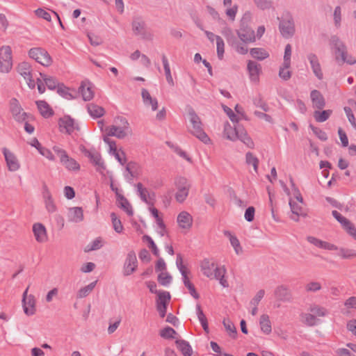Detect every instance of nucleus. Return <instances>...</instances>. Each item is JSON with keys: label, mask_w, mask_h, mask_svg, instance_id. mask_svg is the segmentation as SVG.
<instances>
[{"label": "nucleus", "mask_w": 356, "mask_h": 356, "mask_svg": "<svg viewBox=\"0 0 356 356\" xmlns=\"http://www.w3.org/2000/svg\"><path fill=\"white\" fill-rule=\"evenodd\" d=\"M118 122L120 123V125H111L106 128L108 131L107 137L115 136L119 139H123L131 133L129 124L125 118L118 117L115 119V122L118 123Z\"/></svg>", "instance_id": "nucleus-2"}, {"label": "nucleus", "mask_w": 356, "mask_h": 356, "mask_svg": "<svg viewBox=\"0 0 356 356\" xmlns=\"http://www.w3.org/2000/svg\"><path fill=\"white\" fill-rule=\"evenodd\" d=\"M29 56L43 66L48 67L52 63V58L48 51L42 47H33L29 51Z\"/></svg>", "instance_id": "nucleus-3"}, {"label": "nucleus", "mask_w": 356, "mask_h": 356, "mask_svg": "<svg viewBox=\"0 0 356 356\" xmlns=\"http://www.w3.org/2000/svg\"><path fill=\"white\" fill-rule=\"evenodd\" d=\"M188 115L189 120L192 125L190 132L204 144H209L211 140L202 127V124L200 117L193 109L188 112Z\"/></svg>", "instance_id": "nucleus-1"}, {"label": "nucleus", "mask_w": 356, "mask_h": 356, "mask_svg": "<svg viewBox=\"0 0 356 356\" xmlns=\"http://www.w3.org/2000/svg\"><path fill=\"white\" fill-rule=\"evenodd\" d=\"M118 207L127 213L129 216L134 215V210L129 200L122 194L117 193Z\"/></svg>", "instance_id": "nucleus-18"}, {"label": "nucleus", "mask_w": 356, "mask_h": 356, "mask_svg": "<svg viewBox=\"0 0 356 356\" xmlns=\"http://www.w3.org/2000/svg\"><path fill=\"white\" fill-rule=\"evenodd\" d=\"M33 232L38 243H44L47 240V230L44 225L36 222L33 225Z\"/></svg>", "instance_id": "nucleus-17"}, {"label": "nucleus", "mask_w": 356, "mask_h": 356, "mask_svg": "<svg viewBox=\"0 0 356 356\" xmlns=\"http://www.w3.org/2000/svg\"><path fill=\"white\" fill-rule=\"evenodd\" d=\"M338 255L344 259H350L356 257V250L353 249L340 248L338 249Z\"/></svg>", "instance_id": "nucleus-46"}, {"label": "nucleus", "mask_w": 356, "mask_h": 356, "mask_svg": "<svg viewBox=\"0 0 356 356\" xmlns=\"http://www.w3.org/2000/svg\"><path fill=\"white\" fill-rule=\"evenodd\" d=\"M111 218L114 230L117 233H121L123 231V226L121 220L118 218L116 214L114 212L111 213Z\"/></svg>", "instance_id": "nucleus-52"}, {"label": "nucleus", "mask_w": 356, "mask_h": 356, "mask_svg": "<svg viewBox=\"0 0 356 356\" xmlns=\"http://www.w3.org/2000/svg\"><path fill=\"white\" fill-rule=\"evenodd\" d=\"M41 78L43 79L44 84L47 86L48 89L49 90H55L58 89V85L60 84L57 79L53 76H47L46 74L40 73Z\"/></svg>", "instance_id": "nucleus-38"}, {"label": "nucleus", "mask_w": 356, "mask_h": 356, "mask_svg": "<svg viewBox=\"0 0 356 356\" xmlns=\"http://www.w3.org/2000/svg\"><path fill=\"white\" fill-rule=\"evenodd\" d=\"M175 185L177 188L175 199L178 202L182 203L188 195L191 184L185 177H179L176 179Z\"/></svg>", "instance_id": "nucleus-4"}, {"label": "nucleus", "mask_w": 356, "mask_h": 356, "mask_svg": "<svg viewBox=\"0 0 356 356\" xmlns=\"http://www.w3.org/2000/svg\"><path fill=\"white\" fill-rule=\"evenodd\" d=\"M224 134L225 137L232 141L237 140L236 125L234 128L227 122L224 127Z\"/></svg>", "instance_id": "nucleus-39"}, {"label": "nucleus", "mask_w": 356, "mask_h": 356, "mask_svg": "<svg viewBox=\"0 0 356 356\" xmlns=\"http://www.w3.org/2000/svg\"><path fill=\"white\" fill-rule=\"evenodd\" d=\"M97 281H94L88 285L80 289L77 293L76 297L78 298H83L88 296L95 287Z\"/></svg>", "instance_id": "nucleus-45"}, {"label": "nucleus", "mask_w": 356, "mask_h": 356, "mask_svg": "<svg viewBox=\"0 0 356 356\" xmlns=\"http://www.w3.org/2000/svg\"><path fill=\"white\" fill-rule=\"evenodd\" d=\"M223 234L225 236L229 237L230 243L234 249L236 254H241L243 252L242 247L236 236L232 235L229 231L225 230Z\"/></svg>", "instance_id": "nucleus-30"}, {"label": "nucleus", "mask_w": 356, "mask_h": 356, "mask_svg": "<svg viewBox=\"0 0 356 356\" xmlns=\"http://www.w3.org/2000/svg\"><path fill=\"white\" fill-rule=\"evenodd\" d=\"M307 59L309 61L314 74L319 80H321L323 74L317 56L315 54L310 53L307 55Z\"/></svg>", "instance_id": "nucleus-16"}, {"label": "nucleus", "mask_w": 356, "mask_h": 356, "mask_svg": "<svg viewBox=\"0 0 356 356\" xmlns=\"http://www.w3.org/2000/svg\"><path fill=\"white\" fill-rule=\"evenodd\" d=\"M141 95L143 102L146 106L151 105L153 111H156L158 108V102L156 99L152 98L147 90L145 88L142 89Z\"/></svg>", "instance_id": "nucleus-28"}, {"label": "nucleus", "mask_w": 356, "mask_h": 356, "mask_svg": "<svg viewBox=\"0 0 356 356\" xmlns=\"http://www.w3.org/2000/svg\"><path fill=\"white\" fill-rule=\"evenodd\" d=\"M291 46L287 44L284 49V67H291Z\"/></svg>", "instance_id": "nucleus-59"}, {"label": "nucleus", "mask_w": 356, "mask_h": 356, "mask_svg": "<svg viewBox=\"0 0 356 356\" xmlns=\"http://www.w3.org/2000/svg\"><path fill=\"white\" fill-rule=\"evenodd\" d=\"M301 316L303 318V323L308 326H314L316 323L315 315L312 314H302Z\"/></svg>", "instance_id": "nucleus-63"}, {"label": "nucleus", "mask_w": 356, "mask_h": 356, "mask_svg": "<svg viewBox=\"0 0 356 356\" xmlns=\"http://www.w3.org/2000/svg\"><path fill=\"white\" fill-rule=\"evenodd\" d=\"M159 334L161 337L165 339H175V335L177 334V332L173 328L167 326L160 330Z\"/></svg>", "instance_id": "nucleus-48"}, {"label": "nucleus", "mask_w": 356, "mask_h": 356, "mask_svg": "<svg viewBox=\"0 0 356 356\" xmlns=\"http://www.w3.org/2000/svg\"><path fill=\"white\" fill-rule=\"evenodd\" d=\"M177 221L181 228L188 229L192 226L193 218L188 212L181 211L178 215Z\"/></svg>", "instance_id": "nucleus-19"}, {"label": "nucleus", "mask_w": 356, "mask_h": 356, "mask_svg": "<svg viewBox=\"0 0 356 356\" xmlns=\"http://www.w3.org/2000/svg\"><path fill=\"white\" fill-rule=\"evenodd\" d=\"M138 261L136 253L134 250L128 252L123 267V274L124 276L131 275L136 270Z\"/></svg>", "instance_id": "nucleus-9"}, {"label": "nucleus", "mask_w": 356, "mask_h": 356, "mask_svg": "<svg viewBox=\"0 0 356 356\" xmlns=\"http://www.w3.org/2000/svg\"><path fill=\"white\" fill-rule=\"evenodd\" d=\"M79 92H81L83 99L86 102L90 101L94 97V92L92 90L91 87L90 86L86 87V86L83 85V83L79 87Z\"/></svg>", "instance_id": "nucleus-43"}, {"label": "nucleus", "mask_w": 356, "mask_h": 356, "mask_svg": "<svg viewBox=\"0 0 356 356\" xmlns=\"http://www.w3.org/2000/svg\"><path fill=\"white\" fill-rule=\"evenodd\" d=\"M250 54L252 58L259 60H263L269 57L268 52L264 48H252L250 50Z\"/></svg>", "instance_id": "nucleus-35"}, {"label": "nucleus", "mask_w": 356, "mask_h": 356, "mask_svg": "<svg viewBox=\"0 0 356 356\" xmlns=\"http://www.w3.org/2000/svg\"><path fill=\"white\" fill-rule=\"evenodd\" d=\"M17 72L22 75L24 79H27L32 76L31 65L28 62H22L17 65Z\"/></svg>", "instance_id": "nucleus-31"}, {"label": "nucleus", "mask_w": 356, "mask_h": 356, "mask_svg": "<svg viewBox=\"0 0 356 356\" xmlns=\"http://www.w3.org/2000/svg\"><path fill=\"white\" fill-rule=\"evenodd\" d=\"M253 104L255 106L261 108L265 112H268L270 109L268 104L263 100V97L260 94L253 99Z\"/></svg>", "instance_id": "nucleus-55"}, {"label": "nucleus", "mask_w": 356, "mask_h": 356, "mask_svg": "<svg viewBox=\"0 0 356 356\" xmlns=\"http://www.w3.org/2000/svg\"><path fill=\"white\" fill-rule=\"evenodd\" d=\"M309 128L312 130L313 133L322 141L327 140V134L321 129L314 127L313 124H309Z\"/></svg>", "instance_id": "nucleus-60"}, {"label": "nucleus", "mask_w": 356, "mask_h": 356, "mask_svg": "<svg viewBox=\"0 0 356 356\" xmlns=\"http://www.w3.org/2000/svg\"><path fill=\"white\" fill-rule=\"evenodd\" d=\"M43 197L44 198L45 205L47 211L51 213L56 211V207L54 202L51 193L46 186H44Z\"/></svg>", "instance_id": "nucleus-29"}, {"label": "nucleus", "mask_w": 356, "mask_h": 356, "mask_svg": "<svg viewBox=\"0 0 356 356\" xmlns=\"http://www.w3.org/2000/svg\"><path fill=\"white\" fill-rule=\"evenodd\" d=\"M222 323L226 331L229 332V336L235 339L237 335V331L233 322L229 318H224Z\"/></svg>", "instance_id": "nucleus-44"}, {"label": "nucleus", "mask_w": 356, "mask_h": 356, "mask_svg": "<svg viewBox=\"0 0 356 356\" xmlns=\"http://www.w3.org/2000/svg\"><path fill=\"white\" fill-rule=\"evenodd\" d=\"M330 43L334 50H340L341 47H343V46L346 45L336 35H333L330 37Z\"/></svg>", "instance_id": "nucleus-58"}, {"label": "nucleus", "mask_w": 356, "mask_h": 356, "mask_svg": "<svg viewBox=\"0 0 356 356\" xmlns=\"http://www.w3.org/2000/svg\"><path fill=\"white\" fill-rule=\"evenodd\" d=\"M274 295L276 299L281 302H291L293 300L291 291L287 286L284 284L279 285L275 288Z\"/></svg>", "instance_id": "nucleus-11"}, {"label": "nucleus", "mask_w": 356, "mask_h": 356, "mask_svg": "<svg viewBox=\"0 0 356 356\" xmlns=\"http://www.w3.org/2000/svg\"><path fill=\"white\" fill-rule=\"evenodd\" d=\"M23 304V309L24 313L28 316L33 315L35 312V300L33 295H30L28 296L26 300V302Z\"/></svg>", "instance_id": "nucleus-27"}, {"label": "nucleus", "mask_w": 356, "mask_h": 356, "mask_svg": "<svg viewBox=\"0 0 356 356\" xmlns=\"http://www.w3.org/2000/svg\"><path fill=\"white\" fill-rule=\"evenodd\" d=\"M103 140L104 143L108 144L109 146V153L113 154L115 156V158L118 160V161L121 165H123L126 163L127 160L126 158H124V159H122L120 154L118 152L115 141L110 139L107 136H104ZM122 154L124 156V157H125V154L124 152H122Z\"/></svg>", "instance_id": "nucleus-15"}, {"label": "nucleus", "mask_w": 356, "mask_h": 356, "mask_svg": "<svg viewBox=\"0 0 356 356\" xmlns=\"http://www.w3.org/2000/svg\"><path fill=\"white\" fill-rule=\"evenodd\" d=\"M143 240L144 241H146L148 243V247L149 249H151L153 254L154 256H156V257H159V256H160L159 250L156 245L154 242L153 239L148 235H144L143 236Z\"/></svg>", "instance_id": "nucleus-49"}, {"label": "nucleus", "mask_w": 356, "mask_h": 356, "mask_svg": "<svg viewBox=\"0 0 356 356\" xmlns=\"http://www.w3.org/2000/svg\"><path fill=\"white\" fill-rule=\"evenodd\" d=\"M259 325L261 330L264 333L268 334L271 332V323L268 314H262L260 316Z\"/></svg>", "instance_id": "nucleus-36"}, {"label": "nucleus", "mask_w": 356, "mask_h": 356, "mask_svg": "<svg viewBox=\"0 0 356 356\" xmlns=\"http://www.w3.org/2000/svg\"><path fill=\"white\" fill-rule=\"evenodd\" d=\"M215 267V263L211 262L209 259H204L201 263V270L209 278H213V272Z\"/></svg>", "instance_id": "nucleus-25"}, {"label": "nucleus", "mask_w": 356, "mask_h": 356, "mask_svg": "<svg viewBox=\"0 0 356 356\" xmlns=\"http://www.w3.org/2000/svg\"><path fill=\"white\" fill-rule=\"evenodd\" d=\"M158 282L162 286H168L172 282V276L168 273H161L158 275Z\"/></svg>", "instance_id": "nucleus-53"}, {"label": "nucleus", "mask_w": 356, "mask_h": 356, "mask_svg": "<svg viewBox=\"0 0 356 356\" xmlns=\"http://www.w3.org/2000/svg\"><path fill=\"white\" fill-rule=\"evenodd\" d=\"M102 247V240L100 237H98L86 247L85 252H88L93 250H97L100 249Z\"/></svg>", "instance_id": "nucleus-54"}, {"label": "nucleus", "mask_w": 356, "mask_h": 356, "mask_svg": "<svg viewBox=\"0 0 356 356\" xmlns=\"http://www.w3.org/2000/svg\"><path fill=\"white\" fill-rule=\"evenodd\" d=\"M236 33L241 41L245 44L255 41L254 31L249 25L240 26V29L236 30Z\"/></svg>", "instance_id": "nucleus-10"}, {"label": "nucleus", "mask_w": 356, "mask_h": 356, "mask_svg": "<svg viewBox=\"0 0 356 356\" xmlns=\"http://www.w3.org/2000/svg\"><path fill=\"white\" fill-rule=\"evenodd\" d=\"M245 160L246 163L248 165L252 164L254 167V170L255 172H257L258 165H259V159L253 155V154L250 152H248L245 154Z\"/></svg>", "instance_id": "nucleus-57"}, {"label": "nucleus", "mask_w": 356, "mask_h": 356, "mask_svg": "<svg viewBox=\"0 0 356 356\" xmlns=\"http://www.w3.org/2000/svg\"><path fill=\"white\" fill-rule=\"evenodd\" d=\"M87 108L89 114L95 118H100L105 113V111L103 107L93 103L88 104Z\"/></svg>", "instance_id": "nucleus-33"}, {"label": "nucleus", "mask_w": 356, "mask_h": 356, "mask_svg": "<svg viewBox=\"0 0 356 356\" xmlns=\"http://www.w3.org/2000/svg\"><path fill=\"white\" fill-rule=\"evenodd\" d=\"M62 163L70 170H76L80 168L79 164L74 159L69 156Z\"/></svg>", "instance_id": "nucleus-56"}, {"label": "nucleus", "mask_w": 356, "mask_h": 356, "mask_svg": "<svg viewBox=\"0 0 356 356\" xmlns=\"http://www.w3.org/2000/svg\"><path fill=\"white\" fill-rule=\"evenodd\" d=\"M12 50L9 46L0 48V71L8 73L12 68Z\"/></svg>", "instance_id": "nucleus-5"}, {"label": "nucleus", "mask_w": 356, "mask_h": 356, "mask_svg": "<svg viewBox=\"0 0 356 356\" xmlns=\"http://www.w3.org/2000/svg\"><path fill=\"white\" fill-rule=\"evenodd\" d=\"M247 69L252 81H256L259 79V74L261 72V65L254 61L249 60L247 65Z\"/></svg>", "instance_id": "nucleus-22"}, {"label": "nucleus", "mask_w": 356, "mask_h": 356, "mask_svg": "<svg viewBox=\"0 0 356 356\" xmlns=\"http://www.w3.org/2000/svg\"><path fill=\"white\" fill-rule=\"evenodd\" d=\"M309 310L311 312L314 313L315 316H325L328 314V312L325 308L318 305H314V307H312Z\"/></svg>", "instance_id": "nucleus-64"}, {"label": "nucleus", "mask_w": 356, "mask_h": 356, "mask_svg": "<svg viewBox=\"0 0 356 356\" xmlns=\"http://www.w3.org/2000/svg\"><path fill=\"white\" fill-rule=\"evenodd\" d=\"M9 110L12 115L15 113H19V112L23 111V108L17 98L13 97L10 99Z\"/></svg>", "instance_id": "nucleus-47"}, {"label": "nucleus", "mask_w": 356, "mask_h": 356, "mask_svg": "<svg viewBox=\"0 0 356 356\" xmlns=\"http://www.w3.org/2000/svg\"><path fill=\"white\" fill-rule=\"evenodd\" d=\"M156 304L157 305H168L171 296L168 291H161L157 293Z\"/></svg>", "instance_id": "nucleus-40"}, {"label": "nucleus", "mask_w": 356, "mask_h": 356, "mask_svg": "<svg viewBox=\"0 0 356 356\" xmlns=\"http://www.w3.org/2000/svg\"><path fill=\"white\" fill-rule=\"evenodd\" d=\"M236 132H237V140H241L243 143H245L248 147L253 148L254 143L250 137L248 135L247 131L245 130L244 127L239 124H236Z\"/></svg>", "instance_id": "nucleus-21"}, {"label": "nucleus", "mask_w": 356, "mask_h": 356, "mask_svg": "<svg viewBox=\"0 0 356 356\" xmlns=\"http://www.w3.org/2000/svg\"><path fill=\"white\" fill-rule=\"evenodd\" d=\"M313 106L321 110L325 106V100L323 95L318 90H313L310 93Z\"/></svg>", "instance_id": "nucleus-20"}, {"label": "nucleus", "mask_w": 356, "mask_h": 356, "mask_svg": "<svg viewBox=\"0 0 356 356\" xmlns=\"http://www.w3.org/2000/svg\"><path fill=\"white\" fill-rule=\"evenodd\" d=\"M257 7L261 10L270 9L273 6L271 0H253Z\"/></svg>", "instance_id": "nucleus-61"}, {"label": "nucleus", "mask_w": 356, "mask_h": 356, "mask_svg": "<svg viewBox=\"0 0 356 356\" xmlns=\"http://www.w3.org/2000/svg\"><path fill=\"white\" fill-rule=\"evenodd\" d=\"M137 193L141 200L149 206H153L154 202L148 200V190L143 187L142 183L139 182L136 185Z\"/></svg>", "instance_id": "nucleus-32"}, {"label": "nucleus", "mask_w": 356, "mask_h": 356, "mask_svg": "<svg viewBox=\"0 0 356 356\" xmlns=\"http://www.w3.org/2000/svg\"><path fill=\"white\" fill-rule=\"evenodd\" d=\"M81 151L86 157L90 159V162L97 167V171L105 170L106 166L104 161H102L101 154L95 149L92 150H88L84 146H82Z\"/></svg>", "instance_id": "nucleus-7"}, {"label": "nucleus", "mask_w": 356, "mask_h": 356, "mask_svg": "<svg viewBox=\"0 0 356 356\" xmlns=\"http://www.w3.org/2000/svg\"><path fill=\"white\" fill-rule=\"evenodd\" d=\"M289 206H290V208H291V210L293 213V215H296V216H291V218L292 220H293L294 221H298L299 218L298 217L300 216H305L306 214H305L302 211V207L299 205L298 203H296V202L290 200L289 201Z\"/></svg>", "instance_id": "nucleus-34"}, {"label": "nucleus", "mask_w": 356, "mask_h": 356, "mask_svg": "<svg viewBox=\"0 0 356 356\" xmlns=\"http://www.w3.org/2000/svg\"><path fill=\"white\" fill-rule=\"evenodd\" d=\"M2 152L4 155L8 170L13 172L17 171L19 168L20 165L16 156L6 147H3L2 149Z\"/></svg>", "instance_id": "nucleus-13"}, {"label": "nucleus", "mask_w": 356, "mask_h": 356, "mask_svg": "<svg viewBox=\"0 0 356 356\" xmlns=\"http://www.w3.org/2000/svg\"><path fill=\"white\" fill-rule=\"evenodd\" d=\"M175 343L184 356L192 355L193 349L188 341L184 339H177Z\"/></svg>", "instance_id": "nucleus-26"}, {"label": "nucleus", "mask_w": 356, "mask_h": 356, "mask_svg": "<svg viewBox=\"0 0 356 356\" xmlns=\"http://www.w3.org/2000/svg\"><path fill=\"white\" fill-rule=\"evenodd\" d=\"M70 88L66 87L63 83H60L58 85V88L57 89V92L63 98L67 99H72L76 98V92L73 91L74 93L70 92Z\"/></svg>", "instance_id": "nucleus-37"}, {"label": "nucleus", "mask_w": 356, "mask_h": 356, "mask_svg": "<svg viewBox=\"0 0 356 356\" xmlns=\"http://www.w3.org/2000/svg\"><path fill=\"white\" fill-rule=\"evenodd\" d=\"M70 220L74 222H80L83 220V211L82 207H75L69 209Z\"/></svg>", "instance_id": "nucleus-24"}, {"label": "nucleus", "mask_w": 356, "mask_h": 356, "mask_svg": "<svg viewBox=\"0 0 356 356\" xmlns=\"http://www.w3.org/2000/svg\"><path fill=\"white\" fill-rule=\"evenodd\" d=\"M13 117L16 122L22 123L29 118H32V115L29 113L22 111L19 112V113H15L13 115Z\"/></svg>", "instance_id": "nucleus-62"}, {"label": "nucleus", "mask_w": 356, "mask_h": 356, "mask_svg": "<svg viewBox=\"0 0 356 356\" xmlns=\"http://www.w3.org/2000/svg\"><path fill=\"white\" fill-rule=\"evenodd\" d=\"M58 126L61 132L65 131L69 135L73 133L76 129L74 120L70 115H65L64 117L60 118L58 120Z\"/></svg>", "instance_id": "nucleus-12"}, {"label": "nucleus", "mask_w": 356, "mask_h": 356, "mask_svg": "<svg viewBox=\"0 0 356 356\" xmlns=\"http://www.w3.org/2000/svg\"><path fill=\"white\" fill-rule=\"evenodd\" d=\"M182 280H183L184 286L188 289L190 294L195 299H198L200 298V295L196 291V289H195L193 284L190 282L188 277H183Z\"/></svg>", "instance_id": "nucleus-50"}, {"label": "nucleus", "mask_w": 356, "mask_h": 356, "mask_svg": "<svg viewBox=\"0 0 356 356\" xmlns=\"http://www.w3.org/2000/svg\"><path fill=\"white\" fill-rule=\"evenodd\" d=\"M335 60L339 62L341 61L342 63H346L349 65H353L356 63V59L352 56H348V51L346 46L341 47L340 50H334Z\"/></svg>", "instance_id": "nucleus-14"}, {"label": "nucleus", "mask_w": 356, "mask_h": 356, "mask_svg": "<svg viewBox=\"0 0 356 356\" xmlns=\"http://www.w3.org/2000/svg\"><path fill=\"white\" fill-rule=\"evenodd\" d=\"M279 29L284 38H289L292 37L295 33V26L293 17L288 15L286 17L282 18L280 22Z\"/></svg>", "instance_id": "nucleus-8"}, {"label": "nucleus", "mask_w": 356, "mask_h": 356, "mask_svg": "<svg viewBox=\"0 0 356 356\" xmlns=\"http://www.w3.org/2000/svg\"><path fill=\"white\" fill-rule=\"evenodd\" d=\"M35 103L41 115L44 118H49L54 115L53 109L44 100H38Z\"/></svg>", "instance_id": "nucleus-23"}, {"label": "nucleus", "mask_w": 356, "mask_h": 356, "mask_svg": "<svg viewBox=\"0 0 356 356\" xmlns=\"http://www.w3.org/2000/svg\"><path fill=\"white\" fill-rule=\"evenodd\" d=\"M132 30L135 35H140L143 40H151L153 35L146 30L145 22L141 17H134L132 23Z\"/></svg>", "instance_id": "nucleus-6"}, {"label": "nucleus", "mask_w": 356, "mask_h": 356, "mask_svg": "<svg viewBox=\"0 0 356 356\" xmlns=\"http://www.w3.org/2000/svg\"><path fill=\"white\" fill-rule=\"evenodd\" d=\"M162 63L163 65V68H164V71H165L166 80L170 86H174L173 79L171 75L170 68L168 58L165 54H163V56H162Z\"/></svg>", "instance_id": "nucleus-42"}, {"label": "nucleus", "mask_w": 356, "mask_h": 356, "mask_svg": "<svg viewBox=\"0 0 356 356\" xmlns=\"http://www.w3.org/2000/svg\"><path fill=\"white\" fill-rule=\"evenodd\" d=\"M332 113V110H323L322 111H315L314 112V118L318 122H323L326 121L331 114Z\"/></svg>", "instance_id": "nucleus-41"}, {"label": "nucleus", "mask_w": 356, "mask_h": 356, "mask_svg": "<svg viewBox=\"0 0 356 356\" xmlns=\"http://www.w3.org/2000/svg\"><path fill=\"white\" fill-rule=\"evenodd\" d=\"M217 56L220 60H222L225 53V43L220 36H216Z\"/></svg>", "instance_id": "nucleus-51"}]
</instances>
